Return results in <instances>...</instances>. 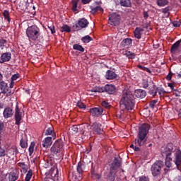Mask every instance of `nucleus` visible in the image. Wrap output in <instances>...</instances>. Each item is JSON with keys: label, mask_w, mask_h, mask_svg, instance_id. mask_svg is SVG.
Returning a JSON list of instances; mask_svg holds the SVG:
<instances>
[{"label": "nucleus", "mask_w": 181, "mask_h": 181, "mask_svg": "<svg viewBox=\"0 0 181 181\" xmlns=\"http://www.w3.org/2000/svg\"><path fill=\"white\" fill-rule=\"evenodd\" d=\"M162 168L160 167V163H155L151 166V173L153 176H158V175H160V170Z\"/></svg>", "instance_id": "1a4fd4ad"}, {"label": "nucleus", "mask_w": 181, "mask_h": 181, "mask_svg": "<svg viewBox=\"0 0 181 181\" xmlns=\"http://www.w3.org/2000/svg\"><path fill=\"white\" fill-rule=\"evenodd\" d=\"M119 166H121V162H119V160H118L117 158H115L110 167V173L109 174V177L108 178L110 179V180L114 181L115 180V174H114V173L112 172V170H117V169H118V168H119Z\"/></svg>", "instance_id": "39448f33"}, {"label": "nucleus", "mask_w": 181, "mask_h": 181, "mask_svg": "<svg viewBox=\"0 0 181 181\" xmlns=\"http://www.w3.org/2000/svg\"><path fill=\"white\" fill-rule=\"evenodd\" d=\"M74 50H78V52H84V47L83 46L80 45L79 44H74L73 45Z\"/></svg>", "instance_id": "72a5a7b5"}, {"label": "nucleus", "mask_w": 181, "mask_h": 181, "mask_svg": "<svg viewBox=\"0 0 181 181\" xmlns=\"http://www.w3.org/2000/svg\"><path fill=\"white\" fill-rule=\"evenodd\" d=\"M2 13L4 19L7 21L9 23V22H11V16H9V11L8 10H4Z\"/></svg>", "instance_id": "7c9ffc66"}, {"label": "nucleus", "mask_w": 181, "mask_h": 181, "mask_svg": "<svg viewBox=\"0 0 181 181\" xmlns=\"http://www.w3.org/2000/svg\"><path fill=\"white\" fill-rule=\"evenodd\" d=\"M101 105L104 108H106V110H108V108H110V107H111V105L110 103H108V102H105V101H103L101 103Z\"/></svg>", "instance_id": "de8ad7c7"}, {"label": "nucleus", "mask_w": 181, "mask_h": 181, "mask_svg": "<svg viewBox=\"0 0 181 181\" xmlns=\"http://www.w3.org/2000/svg\"><path fill=\"white\" fill-rule=\"evenodd\" d=\"M92 0H81L82 4H83V5H87V4H90V2H91Z\"/></svg>", "instance_id": "338daca9"}, {"label": "nucleus", "mask_w": 181, "mask_h": 181, "mask_svg": "<svg viewBox=\"0 0 181 181\" xmlns=\"http://www.w3.org/2000/svg\"><path fill=\"white\" fill-rule=\"evenodd\" d=\"M60 30L61 32H67L68 33H70V32H71V28L67 25H64L62 27H61Z\"/></svg>", "instance_id": "c9c22d12"}, {"label": "nucleus", "mask_w": 181, "mask_h": 181, "mask_svg": "<svg viewBox=\"0 0 181 181\" xmlns=\"http://www.w3.org/2000/svg\"><path fill=\"white\" fill-rule=\"evenodd\" d=\"M19 177V176L16 174V173H10V174L8 175V180L9 181H16L18 180V178Z\"/></svg>", "instance_id": "bb28decb"}, {"label": "nucleus", "mask_w": 181, "mask_h": 181, "mask_svg": "<svg viewBox=\"0 0 181 181\" xmlns=\"http://www.w3.org/2000/svg\"><path fill=\"white\" fill-rule=\"evenodd\" d=\"M168 86L170 87L172 91L175 90V86L173 83H168Z\"/></svg>", "instance_id": "680f3d73"}, {"label": "nucleus", "mask_w": 181, "mask_h": 181, "mask_svg": "<svg viewBox=\"0 0 181 181\" xmlns=\"http://www.w3.org/2000/svg\"><path fill=\"white\" fill-rule=\"evenodd\" d=\"M165 166L172 168V158L170 157H165Z\"/></svg>", "instance_id": "4c0bfd02"}, {"label": "nucleus", "mask_w": 181, "mask_h": 181, "mask_svg": "<svg viewBox=\"0 0 181 181\" xmlns=\"http://www.w3.org/2000/svg\"><path fill=\"white\" fill-rule=\"evenodd\" d=\"M19 77H21V75L19 74H13L11 77V80L12 81H15L16 80H18V78H19Z\"/></svg>", "instance_id": "8fccbe9b"}, {"label": "nucleus", "mask_w": 181, "mask_h": 181, "mask_svg": "<svg viewBox=\"0 0 181 181\" xmlns=\"http://www.w3.org/2000/svg\"><path fill=\"white\" fill-rule=\"evenodd\" d=\"M32 176H33V172L32 170H29L28 173L25 175V181H30V179H32Z\"/></svg>", "instance_id": "a19ab883"}, {"label": "nucleus", "mask_w": 181, "mask_h": 181, "mask_svg": "<svg viewBox=\"0 0 181 181\" xmlns=\"http://www.w3.org/2000/svg\"><path fill=\"white\" fill-rule=\"evenodd\" d=\"M105 77L106 80H115L117 77V73L112 70H107L105 73Z\"/></svg>", "instance_id": "ddd939ff"}, {"label": "nucleus", "mask_w": 181, "mask_h": 181, "mask_svg": "<svg viewBox=\"0 0 181 181\" xmlns=\"http://www.w3.org/2000/svg\"><path fill=\"white\" fill-rule=\"evenodd\" d=\"M89 112L91 114H103L104 112V108L98 106V107H93L90 109Z\"/></svg>", "instance_id": "6ab92c4d"}, {"label": "nucleus", "mask_w": 181, "mask_h": 181, "mask_svg": "<svg viewBox=\"0 0 181 181\" xmlns=\"http://www.w3.org/2000/svg\"><path fill=\"white\" fill-rule=\"evenodd\" d=\"M174 163L176 165L177 169H179V166L181 165V151L180 149H176L174 151Z\"/></svg>", "instance_id": "9d476101"}, {"label": "nucleus", "mask_w": 181, "mask_h": 181, "mask_svg": "<svg viewBox=\"0 0 181 181\" xmlns=\"http://www.w3.org/2000/svg\"><path fill=\"white\" fill-rule=\"evenodd\" d=\"M143 16H144V19H147L148 18H149V14H148V13L146 11H144Z\"/></svg>", "instance_id": "69168bd1"}, {"label": "nucleus", "mask_w": 181, "mask_h": 181, "mask_svg": "<svg viewBox=\"0 0 181 181\" xmlns=\"http://www.w3.org/2000/svg\"><path fill=\"white\" fill-rule=\"evenodd\" d=\"M181 40H177L175 43H174L170 48L171 53H175L177 49H179V47L180 46Z\"/></svg>", "instance_id": "412c9836"}, {"label": "nucleus", "mask_w": 181, "mask_h": 181, "mask_svg": "<svg viewBox=\"0 0 181 181\" xmlns=\"http://www.w3.org/2000/svg\"><path fill=\"white\" fill-rule=\"evenodd\" d=\"M103 93H107V94H114L115 93V86L112 84H106L105 86H102Z\"/></svg>", "instance_id": "9b49d317"}, {"label": "nucleus", "mask_w": 181, "mask_h": 181, "mask_svg": "<svg viewBox=\"0 0 181 181\" xmlns=\"http://www.w3.org/2000/svg\"><path fill=\"white\" fill-rule=\"evenodd\" d=\"M168 12H169V7H165V8L162 9L163 13H168Z\"/></svg>", "instance_id": "0e129e2a"}, {"label": "nucleus", "mask_w": 181, "mask_h": 181, "mask_svg": "<svg viewBox=\"0 0 181 181\" xmlns=\"http://www.w3.org/2000/svg\"><path fill=\"white\" fill-rule=\"evenodd\" d=\"M121 46L125 47L127 46H131L132 45V39L131 38H125L121 42Z\"/></svg>", "instance_id": "aec40b11"}, {"label": "nucleus", "mask_w": 181, "mask_h": 181, "mask_svg": "<svg viewBox=\"0 0 181 181\" xmlns=\"http://www.w3.org/2000/svg\"><path fill=\"white\" fill-rule=\"evenodd\" d=\"M142 32H144V28L136 27L134 31V37H136V39H139V40L141 39Z\"/></svg>", "instance_id": "a211bd4d"}, {"label": "nucleus", "mask_w": 181, "mask_h": 181, "mask_svg": "<svg viewBox=\"0 0 181 181\" xmlns=\"http://www.w3.org/2000/svg\"><path fill=\"white\" fill-rule=\"evenodd\" d=\"M10 155H18V148L16 146H13L7 151Z\"/></svg>", "instance_id": "c756f323"}, {"label": "nucleus", "mask_w": 181, "mask_h": 181, "mask_svg": "<svg viewBox=\"0 0 181 181\" xmlns=\"http://www.w3.org/2000/svg\"><path fill=\"white\" fill-rule=\"evenodd\" d=\"M86 168V165L83 163L79 162L78 163V166H77L78 173H79V175H82L83 172H84V168Z\"/></svg>", "instance_id": "b1692460"}, {"label": "nucleus", "mask_w": 181, "mask_h": 181, "mask_svg": "<svg viewBox=\"0 0 181 181\" xmlns=\"http://www.w3.org/2000/svg\"><path fill=\"white\" fill-rule=\"evenodd\" d=\"M139 181H149V177L145 175H143L141 177H139Z\"/></svg>", "instance_id": "4d7b16f0"}, {"label": "nucleus", "mask_w": 181, "mask_h": 181, "mask_svg": "<svg viewBox=\"0 0 181 181\" xmlns=\"http://www.w3.org/2000/svg\"><path fill=\"white\" fill-rule=\"evenodd\" d=\"M173 76V74H172L171 71L167 75L166 80L170 81L172 80V76Z\"/></svg>", "instance_id": "bf43d9fd"}, {"label": "nucleus", "mask_w": 181, "mask_h": 181, "mask_svg": "<svg viewBox=\"0 0 181 181\" xmlns=\"http://www.w3.org/2000/svg\"><path fill=\"white\" fill-rule=\"evenodd\" d=\"M20 145L23 148H28V139L22 138L20 141Z\"/></svg>", "instance_id": "2f4dec72"}, {"label": "nucleus", "mask_w": 181, "mask_h": 181, "mask_svg": "<svg viewBox=\"0 0 181 181\" xmlns=\"http://www.w3.org/2000/svg\"><path fill=\"white\" fill-rule=\"evenodd\" d=\"M83 43H90V42L93 41V38L90 35H86L81 38Z\"/></svg>", "instance_id": "f704fd0d"}, {"label": "nucleus", "mask_w": 181, "mask_h": 181, "mask_svg": "<svg viewBox=\"0 0 181 181\" xmlns=\"http://www.w3.org/2000/svg\"><path fill=\"white\" fill-rule=\"evenodd\" d=\"M120 105H124L125 107L124 112L127 111H132L135 107V98L132 95V93L127 90L122 94L120 100Z\"/></svg>", "instance_id": "f257e3e1"}, {"label": "nucleus", "mask_w": 181, "mask_h": 181, "mask_svg": "<svg viewBox=\"0 0 181 181\" xmlns=\"http://www.w3.org/2000/svg\"><path fill=\"white\" fill-rule=\"evenodd\" d=\"M124 54L128 59H135V53L131 52V51H127Z\"/></svg>", "instance_id": "58836bf2"}, {"label": "nucleus", "mask_w": 181, "mask_h": 181, "mask_svg": "<svg viewBox=\"0 0 181 181\" xmlns=\"http://www.w3.org/2000/svg\"><path fill=\"white\" fill-rule=\"evenodd\" d=\"M150 129L151 126L148 124H143L139 129L137 140L135 141V144H137L139 146H142L146 142V135Z\"/></svg>", "instance_id": "f03ea898"}, {"label": "nucleus", "mask_w": 181, "mask_h": 181, "mask_svg": "<svg viewBox=\"0 0 181 181\" xmlns=\"http://www.w3.org/2000/svg\"><path fill=\"white\" fill-rule=\"evenodd\" d=\"M97 12L103 13V12H104V9H103L100 6H97L96 7L91 8L90 13H92V15L97 13Z\"/></svg>", "instance_id": "5701e85b"}, {"label": "nucleus", "mask_w": 181, "mask_h": 181, "mask_svg": "<svg viewBox=\"0 0 181 181\" xmlns=\"http://www.w3.org/2000/svg\"><path fill=\"white\" fill-rule=\"evenodd\" d=\"M173 152V144H168L166 146H164L161 148V155L165 158L170 157Z\"/></svg>", "instance_id": "0eeeda50"}, {"label": "nucleus", "mask_w": 181, "mask_h": 181, "mask_svg": "<svg viewBox=\"0 0 181 181\" xmlns=\"http://www.w3.org/2000/svg\"><path fill=\"white\" fill-rule=\"evenodd\" d=\"M173 95H175V97H180V94L179 93V92H177V89H174Z\"/></svg>", "instance_id": "e2e57ef3"}, {"label": "nucleus", "mask_w": 181, "mask_h": 181, "mask_svg": "<svg viewBox=\"0 0 181 181\" xmlns=\"http://www.w3.org/2000/svg\"><path fill=\"white\" fill-rule=\"evenodd\" d=\"M64 144L63 140H57L54 144L52 146L50 151L54 155H58V153H63Z\"/></svg>", "instance_id": "20e7f679"}, {"label": "nucleus", "mask_w": 181, "mask_h": 181, "mask_svg": "<svg viewBox=\"0 0 181 181\" xmlns=\"http://www.w3.org/2000/svg\"><path fill=\"white\" fill-rule=\"evenodd\" d=\"M92 177H93V179H100L101 175L100 174H97L95 173H92Z\"/></svg>", "instance_id": "864d4df0"}, {"label": "nucleus", "mask_w": 181, "mask_h": 181, "mask_svg": "<svg viewBox=\"0 0 181 181\" xmlns=\"http://www.w3.org/2000/svg\"><path fill=\"white\" fill-rule=\"evenodd\" d=\"M3 129H4V123H0V134H2Z\"/></svg>", "instance_id": "774afa93"}, {"label": "nucleus", "mask_w": 181, "mask_h": 181, "mask_svg": "<svg viewBox=\"0 0 181 181\" xmlns=\"http://www.w3.org/2000/svg\"><path fill=\"white\" fill-rule=\"evenodd\" d=\"M79 0H72V11L73 12H77V6L78 5Z\"/></svg>", "instance_id": "e433bc0d"}, {"label": "nucleus", "mask_w": 181, "mask_h": 181, "mask_svg": "<svg viewBox=\"0 0 181 181\" xmlns=\"http://www.w3.org/2000/svg\"><path fill=\"white\" fill-rule=\"evenodd\" d=\"M90 129H92L93 132L95 134H101L103 132V128H101V124L98 122H95L91 125Z\"/></svg>", "instance_id": "f8f14e48"}, {"label": "nucleus", "mask_w": 181, "mask_h": 181, "mask_svg": "<svg viewBox=\"0 0 181 181\" xmlns=\"http://www.w3.org/2000/svg\"><path fill=\"white\" fill-rule=\"evenodd\" d=\"M0 90L1 94H6L7 93H9V88L8 86V83H6L5 81H1Z\"/></svg>", "instance_id": "f3484780"}, {"label": "nucleus", "mask_w": 181, "mask_h": 181, "mask_svg": "<svg viewBox=\"0 0 181 181\" xmlns=\"http://www.w3.org/2000/svg\"><path fill=\"white\" fill-rule=\"evenodd\" d=\"M77 107H78V108H80L81 110H86V105H84V103H81V102H78L77 103Z\"/></svg>", "instance_id": "3c124183"}, {"label": "nucleus", "mask_w": 181, "mask_h": 181, "mask_svg": "<svg viewBox=\"0 0 181 181\" xmlns=\"http://www.w3.org/2000/svg\"><path fill=\"white\" fill-rule=\"evenodd\" d=\"M166 91L163 89H160L158 91V94L160 95V97H163V95H165Z\"/></svg>", "instance_id": "13d9d810"}, {"label": "nucleus", "mask_w": 181, "mask_h": 181, "mask_svg": "<svg viewBox=\"0 0 181 181\" xmlns=\"http://www.w3.org/2000/svg\"><path fill=\"white\" fill-rule=\"evenodd\" d=\"M169 4V0H157L158 6H166Z\"/></svg>", "instance_id": "473e14b6"}, {"label": "nucleus", "mask_w": 181, "mask_h": 181, "mask_svg": "<svg viewBox=\"0 0 181 181\" xmlns=\"http://www.w3.org/2000/svg\"><path fill=\"white\" fill-rule=\"evenodd\" d=\"M53 144V137L47 136L42 140L43 148H50Z\"/></svg>", "instance_id": "2eb2a0df"}, {"label": "nucleus", "mask_w": 181, "mask_h": 181, "mask_svg": "<svg viewBox=\"0 0 181 181\" xmlns=\"http://www.w3.org/2000/svg\"><path fill=\"white\" fill-rule=\"evenodd\" d=\"M121 22V16L117 13H112L109 16V23L112 26H118Z\"/></svg>", "instance_id": "6e6552de"}, {"label": "nucleus", "mask_w": 181, "mask_h": 181, "mask_svg": "<svg viewBox=\"0 0 181 181\" xmlns=\"http://www.w3.org/2000/svg\"><path fill=\"white\" fill-rule=\"evenodd\" d=\"M12 108L6 107L4 109L3 114H12Z\"/></svg>", "instance_id": "603ef678"}, {"label": "nucleus", "mask_w": 181, "mask_h": 181, "mask_svg": "<svg viewBox=\"0 0 181 181\" xmlns=\"http://www.w3.org/2000/svg\"><path fill=\"white\" fill-rule=\"evenodd\" d=\"M12 59V54L11 52H5L1 54L0 57L1 63H5L9 62Z\"/></svg>", "instance_id": "dca6fc26"}, {"label": "nucleus", "mask_w": 181, "mask_h": 181, "mask_svg": "<svg viewBox=\"0 0 181 181\" xmlns=\"http://www.w3.org/2000/svg\"><path fill=\"white\" fill-rule=\"evenodd\" d=\"M120 5L121 6H124L125 8H131V0H120Z\"/></svg>", "instance_id": "393cba45"}, {"label": "nucleus", "mask_w": 181, "mask_h": 181, "mask_svg": "<svg viewBox=\"0 0 181 181\" xmlns=\"http://www.w3.org/2000/svg\"><path fill=\"white\" fill-rule=\"evenodd\" d=\"M138 69H140V70H143L144 71H147V73H149L150 74L152 73V71L149 69V68L143 66L142 65H138Z\"/></svg>", "instance_id": "79ce46f5"}, {"label": "nucleus", "mask_w": 181, "mask_h": 181, "mask_svg": "<svg viewBox=\"0 0 181 181\" xmlns=\"http://www.w3.org/2000/svg\"><path fill=\"white\" fill-rule=\"evenodd\" d=\"M6 151L2 148H0V157L3 158L4 156H6Z\"/></svg>", "instance_id": "5fc2aeb1"}, {"label": "nucleus", "mask_w": 181, "mask_h": 181, "mask_svg": "<svg viewBox=\"0 0 181 181\" xmlns=\"http://www.w3.org/2000/svg\"><path fill=\"white\" fill-rule=\"evenodd\" d=\"M16 118V125H19L21 124V120L22 119V116L19 114H16L15 115Z\"/></svg>", "instance_id": "c03bdc74"}, {"label": "nucleus", "mask_w": 181, "mask_h": 181, "mask_svg": "<svg viewBox=\"0 0 181 181\" xmlns=\"http://www.w3.org/2000/svg\"><path fill=\"white\" fill-rule=\"evenodd\" d=\"M172 25L173 26H174V28H180V26L181 25V21H175L172 22Z\"/></svg>", "instance_id": "a18cd8bd"}, {"label": "nucleus", "mask_w": 181, "mask_h": 181, "mask_svg": "<svg viewBox=\"0 0 181 181\" xmlns=\"http://www.w3.org/2000/svg\"><path fill=\"white\" fill-rule=\"evenodd\" d=\"M133 95L136 98H145L146 97V91L142 89H136L134 90Z\"/></svg>", "instance_id": "4468645a"}, {"label": "nucleus", "mask_w": 181, "mask_h": 181, "mask_svg": "<svg viewBox=\"0 0 181 181\" xmlns=\"http://www.w3.org/2000/svg\"><path fill=\"white\" fill-rule=\"evenodd\" d=\"M141 86L143 87V88H148V87H149V83L148 82V80H143L142 83H141Z\"/></svg>", "instance_id": "49530a36"}, {"label": "nucleus", "mask_w": 181, "mask_h": 181, "mask_svg": "<svg viewBox=\"0 0 181 181\" xmlns=\"http://www.w3.org/2000/svg\"><path fill=\"white\" fill-rule=\"evenodd\" d=\"M54 132L53 131V127H48L45 132V135H53Z\"/></svg>", "instance_id": "37998d69"}, {"label": "nucleus", "mask_w": 181, "mask_h": 181, "mask_svg": "<svg viewBox=\"0 0 181 181\" xmlns=\"http://www.w3.org/2000/svg\"><path fill=\"white\" fill-rule=\"evenodd\" d=\"M15 114H23V105L18 104L16 105Z\"/></svg>", "instance_id": "a878e982"}, {"label": "nucleus", "mask_w": 181, "mask_h": 181, "mask_svg": "<svg viewBox=\"0 0 181 181\" xmlns=\"http://www.w3.org/2000/svg\"><path fill=\"white\" fill-rule=\"evenodd\" d=\"M156 103H158V100H153L150 103V107H153L156 105Z\"/></svg>", "instance_id": "052dcab7"}, {"label": "nucleus", "mask_w": 181, "mask_h": 181, "mask_svg": "<svg viewBox=\"0 0 181 181\" xmlns=\"http://www.w3.org/2000/svg\"><path fill=\"white\" fill-rule=\"evenodd\" d=\"M6 43H8V41L4 37H0V49L1 50H4L6 47Z\"/></svg>", "instance_id": "cd10ccee"}, {"label": "nucleus", "mask_w": 181, "mask_h": 181, "mask_svg": "<svg viewBox=\"0 0 181 181\" xmlns=\"http://www.w3.org/2000/svg\"><path fill=\"white\" fill-rule=\"evenodd\" d=\"M48 29H49L52 35H54V33H56V28H54V25H48Z\"/></svg>", "instance_id": "09e8293b"}, {"label": "nucleus", "mask_w": 181, "mask_h": 181, "mask_svg": "<svg viewBox=\"0 0 181 181\" xmlns=\"http://www.w3.org/2000/svg\"><path fill=\"white\" fill-rule=\"evenodd\" d=\"M159 88H157L156 87V85H153V87L152 88H151L149 90H148V93L151 95H153V97H156V94H158V90Z\"/></svg>", "instance_id": "4be33fe9"}, {"label": "nucleus", "mask_w": 181, "mask_h": 181, "mask_svg": "<svg viewBox=\"0 0 181 181\" xmlns=\"http://www.w3.org/2000/svg\"><path fill=\"white\" fill-rule=\"evenodd\" d=\"M71 129L73 131L74 134H77V132H78V127H77L76 125L72 126Z\"/></svg>", "instance_id": "6e6d98bb"}, {"label": "nucleus", "mask_w": 181, "mask_h": 181, "mask_svg": "<svg viewBox=\"0 0 181 181\" xmlns=\"http://www.w3.org/2000/svg\"><path fill=\"white\" fill-rule=\"evenodd\" d=\"M90 93H103V87H95L90 90Z\"/></svg>", "instance_id": "ea45409f"}, {"label": "nucleus", "mask_w": 181, "mask_h": 181, "mask_svg": "<svg viewBox=\"0 0 181 181\" xmlns=\"http://www.w3.org/2000/svg\"><path fill=\"white\" fill-rule=\"evenodd\" d=\"M26 35L29 40H40L43 37H41L40 35V28L37 25H34L28 27L26 30Z\"/></svg>", "instance_id": "7ed1b4c3"}, {"label": "nucleus", "mask_w": 181, "mask_h": 181, "mask_svg": "<svg viewBox=\"0 0 181 181\" xmlns=\"http://www.w3.org/2000/svg\"><path fill=\"white\" fill-rule=\"evenodd\" d=\"M35 146H36V143H35V141H32L28 148L30 156L33 155V152H35Z\"/></svg>", "instance_id": "c85d7f7f"}, {"label": "nucleus", "mask_w": 181, "mask_h": 181, "mask_svg": "<svg viewBox=\"0 0 181 181\" xmlns=\"http://www.w3.org/2000/svg\"><path fill=\"white\" fill-rule=\"evenodd\" d=\"M88 21L86 18H81L75 25L73 26L74 30L78 31L81 30L88 26Z\"/></svg>", "instance_id": "423d86ee"}]
</instances>
